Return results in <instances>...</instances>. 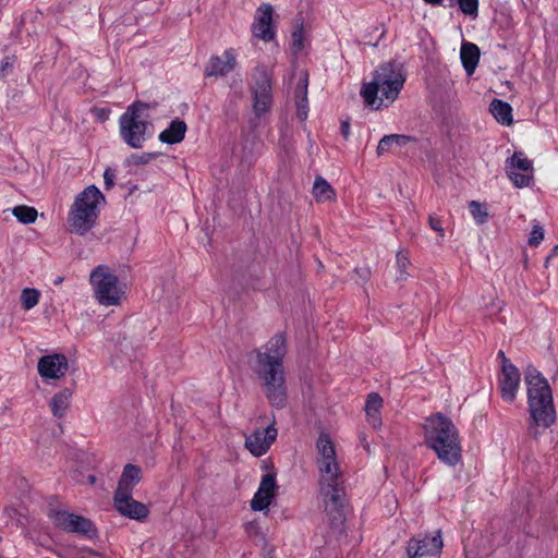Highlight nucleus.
I'll list each match as a JSON object with an SVG mask.
<instances>
[{
  "label": "nucleus",
  "mask_w": 558,
  "mask_h": 558,
  "mask_svg": "<svg viewBox=\"0 0 558 558\" xmlns=\"http://www.w3.org/2000/svg\"><path fill=\"white\" fill-rule=\"evenodd\" d=\"M383 399L381 397L376 393L372 392L367 396L366 403H365V413H379V409L381 408Z\"/></svg>",
  "instance_id": "nucleus-31"
},
{
  "label": "nucleus",
  "mask_w": 558,
  "mask_h": 558,
  "mask_svg": "<svg viewBox=\"0 0 558 558\" xmlns=\"http://www.w3.org/2000/svg\"><path fill=\"white\" fill-rule=\"evenodd\" d=\"M93 286L94 295L99 304L104 306H114L121 303L123 290L119 286L118 277L108 266H97L89 276Z\"/></svg>",
  "instance_id": "nucleus-8"
},
{
  "label": "nucleus",
  "mask_w": 558,
  "mask_h": 558,
  "mask_svg": "<svg viewBox=\"0 0 558 558\" xmlns=\"http://www.w3.org/2000/svg\"><path fill=\"white\" fill-rule=\"evenodd\" d=\"M424 2L432 4V5H441L444 0H424Z\"/></svg>",
  "instance_id": "nucleus-44"
},
{
  "label": "nucleus",
  "mask_w": 558,
  "mask_h": 558,
  "mask_svg": "<svg viewBox=\"0 0 558 558\" xmlns=\"http://www.w3.org/2000/svg\"><path fill=\"white\" fill-rule=\"evenodd\" d=\"M424 441L437 458L448 466H456L462 458L461 438L453 422L441 413L426 417Z\"/></svg>",
  "instance_id": "nucleus-3"
},
{
  "label": "nucleus",
  "mask_w": 558,
  "mask_h": 558,
  "mask_svg": "<svg viewBox=\"0 0 558 558\" xmlns=\"http://www.w3.org/2000/svg\"><path fill=\"white\" fill-rule=\"evenodd\" d=\"M404 81V76L393 63H384L375 70L373 80L363 84L361 96L366 106L378 110L398 98Z\"/></svg>",
  "instance_id": "nucleus-4"
},
{
  "label": "nucleus",
  "mask_w": 558,
  "mask_h": 558,
  "mask_svg": "<svg viewBox=\"0 0 558 558\" xmlns=\"http://www.w3.org/2000/svg\"><path fill=\"white\" fill-rule=\"evenodd\" d=\"M527 387V404L531 417L536 426L550 427L556 420L551 389L547 379L533 366L524 372Z\"/></svg>",
  "instance_id": "nucleus-5"
},
{
  "label": "nucleus",
  "mask_w": 558,
  "mask_h": 558,
  "mask_svg": "<svg viewBox=\"0 0 558 558\" xmlns=\"http://www.w3.org/2000/svg\"><path fill=\"white\" fill-rule=\"evenodd\" d=\"M428 223H429V227L436 231L440 238H444L445 235V230L441 226V221L440 219L437 217V216H434V215H430L429 218H428Z\"/></svg>",
  "instance_id": "nucleus-36"
},
{
  "label": "nucleus",
  "mask_w": 558,
  "mask_h": 558,
  "mask_svg": "<svg viewBox=\"0 0 558 558\" xmlns=\"http://www.w3.org/2000/svg\"><path fill=\"white\" fill-rule=\"evenodd\" d=\"M460 59L468 75H472L480 60V49L475 44L463 43L460 50Z\"/></svg>",
  "instance_id": "nucleus-22"
},
{
  "label": "nucleus",
  "mask_w": 558,
  "mask_h": 558,
  "mask_svg": "<svg viewBox=\"0 0 558 558\" xmlns=\"http://www.w3.org/2000/svg\"><path fill=\"white\" fill-rule=\"evenodd\" d=\"M316 449L318 451L316 463L320 474L319 487L325 510L333 524L343 523V480L335 446L327 434L319 435Z\"/></svg>",
  "instance_id": "nucleus-2"
},
{
  "label": "nucleus",
  "mask_w": 558,
  "mask_h": 558,
  "mask_svg": "<svg viewBox=\"0 0 558 558\" xmlns=\"http://www.w3.org/2000/svg\"><path fill=\"white\" fill-rule=\"evenodd\" d=\"M532 169V161L522 151H515L506 161V173L517 187L529 186L532 180V175L519 173L518 170L527 172Z\"/></svg>",
  "instance_id": "nucleus-12"
},
{
  "label": "nucleus",
  "mask_w": 558,
  "mask_h": 558,
  "mask_svg": "<svg viewBox=\"0 0 558 558\" xmlns=\"http://www.w3.org/2000/svg\"><path fill=\"white\" fill-rule=\"evenodd\" d=\"M410 265V259L407 254L399 252L397 254V268H398V277L397 280L403 281L408 278L407 268Z\"/></svg>",
  "instance_id": "nucleus-30"
},
{
  "label": "nucleus",
  "mask_w": 558,
  "mask_h": 558,
  "mask_svg": "<svg viewBox=\"0 0 558 558\" xmlns=\"http://www.w3.org/2000/svg\"><path fill=\"white\" fill-rule=\"evenodd\" d=\"M460 10L466 15H476L478 11V0H456Z\"/></svg>",
  "instance_id": "nucleus-32"
},
{
  "label": "nucleus",
  "mask_w": 558,
  "mask_h": 558,
  "mask_svg": "<svg viewBox=\"0 0 558 558\" xmlns=\"http://www.w3.org/2000/svg\"><path fill=\"white\" fill-rule=\"evenodd\" d=\"M286 354V338L283 333H276L264 347L256 351V362L253 366L254 373L262 381L267 400L272 407L279 409L287 403L283 369Z\"/></svg>",
  "instance_id": "nucleus-1"
},
{
  "label": "nucleus",
  "mask_w": 558,
  "mask_h": 558,
  "mask_svg": "<svg viewBox=\"0 0 558 558\" xmlns=\"http://www.w3.org/2000/svg\"><path fill=\"white\" fill-rule=\"evenodd\" d=\"M340 131L342 136L347 140L350 135V123L348 121H342L340 125Z\"/></svg>",
  "instance_id": "nucleus-42"
},
{
  "label": "nucleus",
  "mask_w": 558,
  "mask_h": 558,
  "mask_svg": "<svg viewBox=\"0 0 558 558\" xmlns=\"http://www.w3.org/2000/svg\"><path fill=\"white\" fill-rule=\"evenodd\" d=\"M442 538L440 531L434 535H418L410 539L407 553L409 558H422L425 556H437L442 549Z\"/></svg>",
  "instance_id": "nucleus-11"
},
{
  "label": "nucleus",
  "mask_w": 558,
  "mask_h": 558,
  "mask_svg": "<svg viewBox=\"0 0 558 558\" xmlns=\"http://www.w3.org/2000/svg\"><path fill=\"white\" fill-rule=\"evenodd\" d=\"M113 506L116 510L124 517L142 521L148 517V508L132 498V494L114 493Z\"/></svg>",
  "instance_id": "nucleus-15"
},
{
  "label": "nucleus",
  "mask_w": 558,
  "mask_h": 558,
  "mask_svg": "<svg viewBox=\"0 0 558 558\" xmlns=\"http://www.w3.org/2000/svg\"><path fill=\"white\" fill-rule=\"evenodd\" d=\"M544 239V230L539 225H535L530 233L529 245L537 246Z\"/></svg>",
  "instance_id": "nucleus-34"
},
{
  "label": "nucleus",
  "mask_w": 558,
  "mask_h": 558,
  "mask_svg": "<svg viewBox=\"0 0 558 558\" xmlns=\"http://www.w3.org/2000/svg\"><path fill=\"white\" fill-rule=\"evenodd\" d=\"M48 517L57 527L68 533L90 535L92 533L95 532V526L93 522L89 519L82 515L70 513L64 510L51 509L48 512Z\"/></svg>",
  "instance_id": "nucleus-10"
},
{
  "label": "nucleus",
  "mask_w": 558,
  "mask_h": 558,
  "mask_svg": "<svg viewBox=\"0 0 558 558\" xmlns=\"http://www.w3.org/2000/svg\"><path fill=\"white\" fill-rule=\"evenodd\" d=\"M308 112V101L296 100V114L300 120H305Z\"/></svg>",
  "instance_id": "nucleus-38"
},
{
  "label": "nucleus",
  "mask_w": 558,
  "mask_h": 558,
  "mask_svg": "<svg viewBox=\"0 0 558 558\" xmlns=\"http://www.w3.org/2000/svg\"><path fill=\"white\" fill-rule=\"evenodd\" d=\"M14 59L5 57L2 59L0 64V77H4L13 68Z\"/></svg>",
  "instance_id": "nucleus-37"
},
{
  "label": "nucleus",
  "mask_w": 558,
  "mask_h": 558,
  "mask_svg": "<svg viewBox=\"0 0 558 558\" xmlns=\"http://www.w3.org/2000/svg\"><path fill=\"white\" fill-rule=\"evenodd\" d=\"M307 75L301 80L295 87V99L306 102L307 101Z\"/></svg>",
  "instance_id": "nucleus-35"
},
{
  "label": "nucleus",
  "mask_w": 558,
  "mask_h": 558,
  "mask_svg": "<svg viewBox=\"0 0 558 558\" xmlns=\"http://www.w3.org/2000/svg\"><path fill=\"white\" fill-rule=\"evenodd\" d=\"M277 489L276 475L274 473L263 475L258 489L251 500V508L255 511L267 509L275 498Z\"/></svg>",
  "instance_id": "nucleus-16"
},
{
  "label": "nucleus",
  "mask_w": 558,
  "mask_h": 558,
  "mask_svg": "<svg viewBox=\"0 0 558 558\" xmlns=\"http://www.w3.org/2000/svg\"><path fill=\"white\" fill-rule=\"evenodd\" d=\"M498 381L502 399L513 402L520 387L521 374L510 361H506L502 365Z\"/></svg>",
  "instance_id": "nucleus-13"
},
{
  "label": "nucleus",
  "mask_w": 558,
  "mask_h": 558,
  "mask_svg": "<svg viewBox=\"0 0 558 558\" xmlns=\"http://www.w3.org/2000/svg\"><path fill=\"white\" fill-rule=\"evenodd\" d=\"M38 373L46 379H59L68 369V360L63 354L41 356L38 361Z\"/></svg>",
  "instance_id": "nucleus-18"
},
{
  "label": "nucleus",
  "mask_w": 558,
  "mask_h": 558,
  "mask_svg": "<svg viewBox=\"0 0 558 558\" xmlns=\"http://www.w3.org/2000/svg\"><path fill=\"white\" fill-rule=\"evenodd\" d=\"M14 217L24 225L34 223L37 219L38 213L34 207L26 205H19L12 209Z\"/></svg>",
  "instance_id": "nucleus-27"
},
{
  "label": "nucleus",
  "mask_w": 558,
  "mask_h": 558,
  "mask_svg": "<svg viewBox=\"0 0 558 558\" xmlns=\"http://www.w3.org/2000/svg\"><path fill=\"white\" fill-rule=\"evenodd\" d=\"M87 482L92 485H94L96 483V476L90 474L87 476Z\"/></svg>",
  "instance_id": "nucleus-46"
},
{
  "label": "nucleus",
  "mask_w": 558,
  "mask_h": 558,
  "mask_svg": "<svg viewBox=\"0 0 558 558\" xmlns=\"http://www.w3.org/2000/svg\"><path fill=\"white\" fill-rule=\"evenodd\" d=\"M186 130V123L177 118L172 120L169 126L159 134L158 138L160 142L166 144H178L184 140Z\"/></svg>",
  "instance_id": "nucleus-21"
},
{
  "label": "nucleus",
  "mask_w": 558,
  "mask_h": 558,
  "mask_svg": "<svg viewBox=\"0 0 558 558\" xmlns=\"http://www.w3.org/2000/svg\"><path fill=\"white\" fill-rule=\"evenodd\" d=\"M364 448H365L366 450H368V449H369L367 444H364Z\"/></svg>",
  "instance_id": "nucleus-48"
},
{
  "label": "nucleus",
  "mask_w": 558,
  "mask_h": 558,
  "mask_svg": "<svg viewBox=\"0 0 558 558\" xmlns=\"http://www.w3.org/2000/svg\"><path fill=\"white\" fill-rule=\"evenodd\" d=\"M113 180H114V173L110 169H107L104 172V182H105V187L107 190H109L113 186Z\"/></svg>",
  "instance_id": "nucleus-40"
},
{
  "label": "nucleus",
  "mask_w": 558,
  "mask_h": 558,
  "mask_svg": "<svg viewBox=\"0 0 558 558\" xmlns=\"http://www.w3.org/2000/svg\"><path fill=\"white\" fill-rule=\"evenodd\" d=\"M469 209L474 220L482 225L487 220L488 214L477 201H471Z\"/></svg>",
  "instance_id": "nucleus-29"
},
{
  "label": "nucleus",
  "mask_w": 558,
  "mask_h": 558,
  "mask_svg": "<svg viewBox=\"0 0 558 558\" xmlns=\"http://www.w3.org/2000/svg\"><path fill=\"white\" fill-rule=\"evenodd\" d=\"M236 66L235 54L232 49L223 51L222 56H211L205 68L204 74L207 77L225 76Z\"/></svg>",
  "instance_id": "nucleus-19"
},
{
  "label": "nucleus",
  "mask_w": 558,
  "mask_h": 558,
  "mask_svg": "<svg viewBox=\"0 0 558 558\" xmlns=\"http://www.w3.org/2000/svg\"><path fill=\"white\" fill-rule=\"evenodd\" d=\"M313 194L317 202H325L335 196V191L325 179L317 177L314 181Z\"/></svg>",
  "instance_id": "nucleus-26"
},
{
  "label": "nucleus",
  "mask_w": 558,
  "mask_h": 558,
  "mask_svg": "<svg viewBox=\"0 0 558 558\" xmlns=\"http://www.w3.org/2000/svg\"><path fill=\"white\" fill-rule=\"evenodd\" d=\"M497 356H498L499 359H501V366H502V365H505V362H506V361H510V360L506 356L505 352H504V351H501V350H500V351H498Z\"/></svg>",
  "instance_id": "nucleus-43"
},
{
  "label": "nucleus",
  "mask_w": 558,
  "mask_h": 558,
  "mask_svg": "<svg viewBox=\"0 0 558 558\" xmlns=\"http://www.w3.org/2000/svg\"><path fill=\"white\" fill-rule=\"evenodd\" d=\"M489 111L495 119L502 125H510L512 123V107L500 99H493L489 105Z\"/></svg>",
  "instance_id": "nucleus-24"
},
{
  "label": "nucleus",
  "mask_w": 558,
  "mask_h": 558,
  "mask_svg": "<svg viewBox=\"0 0 558 558\" xmlns=\"http://www.w3.org/2000/svg\"><path fill=\"white\" fill-rule=\"evenodd\" d=\"M72 398V390L65 388L58 393H56L51 401L50 408L54 416L62 417L70 405V400Z\"/></svg>",
  "instance_id": "nucleus-25"
},
{
  "label": "nucleus",
  "mask_w": 558,
  "mask_h": 558,
  "mask_svg": "<svg viewBox=\"0 0 558 558\" xmlns=\"http://www.w3.org/2000/svg\"><path fill=\"white\" fill-rule=\"evenodd\" d=\"M105 202L104 194L95 185H89L81 192L69 213L71 230L80 235L92 230L98 218V205Z\"/></svg>",
  "instance_id": "nucleus-6"
},
{
  "label": "nucleus",
  "mask_w": 558,
  "mask_h": 558,
  "mask_svg": "<svg viewBox=\"0 0 558 558\" xmlns=\"http://www.w3.org/2000/svg\"><path fill=\"white\" fill-rule=\"evenodd\" d=\"M142 470L135 464H126L123 469L118 487L114 493L132 494L133 488L141 481Z\"/></svg>",
  "instance_id": "nucleus-20"
},
{
  "label": "nucleus",
  "mask_w": 558,
  "mask_h": 558,
  "mask_svg": "<svg viewBox=\"0 0 558 558\" xmlns=\"http://www.w3.org/2000/svg\"><path fill=\"white\" fill-rule=\"evenodd\" d=\"M252 93L254 113L260 118L272 105L271 77L265 65L254 69Z\"/></svg>",
  "instance_id": "nucleus-9"
},
{
  "label": "nucleus",
  "mask_w": 558,
  "mask_h": 558,
  "mask_svg": "<svg viewBox=\"0 0 558 558\" xmlns=\"http://www.w3.org/2000/svg\"><path fill=\"white\" fill-rule=\"evenodd\" d=\"M274 9L271 4H262L252 25V32L255 37L268 43L275 38L276 27L272 22Z\"/></svg>",
  "instance_id": "nucleus-14"
},
{
  "label": "nucleus",
  "mask_w": 558,
  "mask_h": 558,
  "mask_svg": "<svg viewBox=\"0 0 558 558\" xmlns=\"http://www.w3.org/2000/svg\"><path fill=\"white\" fill-rule=\"evenodd\" d=\"M414 142V138L403 134H389L385 135L377 145V154L384 155L390 151L393 147H404L409 143Z\"/></svg>",
  "instance_id": "nucleus-23"
},
{
  "label": "nucleus",
  "mask_w": 558,
  "mask_h": 558,
  "mask_svg": "<svg viewBox=\"0 0 558 558\" xmlns=\"http://www.w3.org/2000/svg\"><path fill=\"white\" fill-rule=\"evenodd\" d=\"M292 49L294 53L300 52L304 47V31L303 27L300 26L292 33Z\"/></svg>",
  "instance_id": "nucleus-33"
},
{
  "label": "nucleus",
  "mask_w": 558,
  "mask_h": 558,
  "mask_svg": "<svg viewBox=\"0 0 558 558\" xmlns=\"http://www.w3.org/2000/svg\"><path fill=\"white\" fill-rule=\"evenodd\" d=\"M21 301L23 310L29 311L38 304L39 292L36 289L26 288L22 291Z\"/></svg>",
  "instance_id": "nucleus-28"
},
{
  "label": "nucleus",
  "mask_w": 558,
  "mask_h": 558,
  "mask_svg": "<svg viewBox=\"0 0 558 558\" xmlns=\"http://www.w3.org/2000/svg\"><path fill=\"white\" fill-rule=\"evenodd\" d=\"M367 416V422L369 425H372L373 428H378L380 427L381 425V418H380V415L379 413H369V414H366Z\"/></svg>",
  "instance_id": "nucleus-39"
},
{
  "label": "nucleus",
  "mask_w": 558,
  "mask_h": 558,
  "mask_svg": "<svg viewBox=\"0 0 558 558\" xmlns=\"http://www.w3.org/2000/svg\"><path fill=\"white\" fill-rule=\"evenodd\" d=\"M146 109V104L135 101L119 118V134L132 148H142L151 135V124L143 117Z\"/></svg>",
  "instance_id": "nucleus-7"
},
{
  "label": "nucleus",
  "mask_w": 558,
  "mask_h": 558,
  "mask_svg": "<svg viewBox=\"0 0 558 558\" xmlns=\"http://www.w3.org/2000/svg\"><path fill=\"white\" fill-rule=\"evenodd\" d=\"M277 437V428L269 425L265 429L255 430L245 439V447L255 457H262L270 448Z\"/></svg>",
  "instance_id": "nucleus-17"
},
{
  "label": "nucleus",
  "mask_w": 558,
  "mask_h": 558,
  "mask_svg": "<svg viewBox=\"0 0 558 558\" xmlns=\"http://www.w3.org/2000/svg\"><path fill=\"white\" fill-rule=\"evenodd\" d=\"M98 117H99V119H101V120H106V119H107L106 110H105V109H99V110H98Z\"/></svg>",
  "instance_id": "nucleus-45"
},
{
  "label": "nucleus",
  "mask_w": 558,
  "mask_h": 558,
  "mask_svg": "<svg viewBox=\"0 0 558 558\" xmlns=\"http://www.w3.org/2000/svg\"><path fill=\"white\" fill-rule=\"evenodd\" d=\"M558 253V244L554 246L553 248V254H557Z\"/></svg>",
  "instance_id": "nucleus-47"
},
{
  "label": "nucleus",
  "mask_w": 558,
  "mask_h": 558,
  "mask_svg": "<svg viewBox=\"0 0 558 558\" xmlns=\"http://www.w3.org/2000/svg\"><path fill=\"white\" fill-rule=\"evenodd\" d=\"M155 154L153 153H144L141 156L135 157L136 165H145L148 163L153 158H155Z\"/></svg>",
  "instance_id": "nucleus-41"
}]
</instances>
